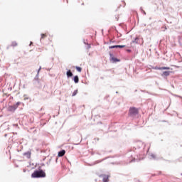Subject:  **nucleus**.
Segmentation results:
<instances>
[{
    "mask_svg": "<svg viewBox=\"0 0 182 182\" xmlns=\"http://www.w3.org/2000/svg\"><path fill=\"white\" fill-rule=\"evenodd\" d=\"M144 147H146V145H144L143 142H138L135 149L140 150L141 149V150L138 151L137 154H136V153H134L133 151H130L127 153L125 154L126 159H128L127 163H133V161H139V160H143L142 156H144Z\"/></svg>",
    "mask_w": 182,
    "mask_h": 182,
    "instance_id": "obj_1",
    "label": "nucleus"
},
{
    "mask_svg": "<svg viewBox=\"0 0 182 182\" xmlns=\"http://www.w3.org/2000/svg\"><path fill=\"white\" fill-rule=\"evenodd\" d=\"M46 177V173L42 169L36 170L31 174V178H44Z\"/></svg>",
    "mask_w": 182,
    "mask_h": 182,
    "instance_id": "obj_2",
    "label": "nucleus"
},
{
    "mask_svg": "<svg viewBox=\"0 0 182 182\" xmlns=\"http://www.w3.org/2000/svg\"><path fill=\"white\" fill-rule=\"evenodd\" d=\"M22 105V102H17L16 104H14L13 105H10L7 108V111L9 112L10 113H15L18 107Z\"/></svg>",
    "mask_w": 182,
    "mask_h": 182,
    "instance_id": "obj_3",
    "label": "nucleus"
},
{
    "mask_svg": "<svg viewBox=\"0 0 182 182\" xmlns=\"http://www.w3.org/2000/svg\"><path fill=\"white\" fill-rule=\"evenodd\" d=\"M139 114V110L137 108L132 107L129 108V117H134V116H137Z\"/></svg>",
    "mask_w": 182,
    "mask_h": 182,
    "instance_id": "obj_4",
    "label": "nucleus"
},
{
    "mask_svg": "<svg viewBox=\"0 0 182 182\" xmlns=\"http://www.w3.org/2000/svg\"><path fill=\"white\" fill-rule=\"evenodd\" d=\"M109 59L112 63H117V62H120V59L114 57V55L112 51H109Z\"/></svg>",
    "mask_w": 182,
    "mask_h": 182,
    "instance_id": "obj_5",
    "label": "nucleus"
},
{
    "mask_svg": "<svg viewBox=\"0 0 182 182\" xmlns=\"http://www.w3.org/2000/svg\"><path fill=\"white\" fill-rule=\"evenodd\" d=\"M117 48H119L120 49L123 48H126L125 45H116V46H111L109 47V49H116Z\"/></svg>",
    "mask_w": 182,
    "mask_h": 182,
    "instance_id": "obj_6",
    "label": "nucleus"
},
{
    "mask_svg": "<svg viewBox=\"0 0 182 182\" xmlns=\"http://www.w3.org/2000/svg\"><path fill=\"white\" fill-rule=\"evenodd\" d=\"M102 181L103 182H109V176L108 175H102Z\"/></svg>",
    "mask_w": 182,
    "mask_h": 182,
    "instance_id": "obj_7",
    "label": "nucleus"
},
{
    "mask_svg": "<svg viewBox=\"0 0 182 182\" xmlns=\"http://www.w3.org/2000/svg\"><path fill=\"white\" fill-rule=\"evenodd\" d=\"M66 151L62 149L61 151H58V157H63L64 154H65Z\"/></svg>",
    "mask_w": 182,
    "mask_h": 182,
    "instance_id": "obj_8",
    "label": "nucleus"
},
{
    "mask_svg": "<svg viewBox=\"0 0 182 182\" xmlns=\"http://www.w3.org/2000/svg\"><path fill=\"white\" fill-rule=\"evenodd\" d=\"M66 75L67 77H72V76H73V73H72V70H68Z\"/></svg>",
    "mask_w": 182,
    "mask_h": 182,
    "instance_id": "obj_9",
    "label": "nucleus"
},
{
    "mask_svg": "<svg viewBox=\"0 0 182 182\" xmlns=\"http://www.w3.org/2000/svg\"><path fill=\"white\" fill-rule=\"evenodd\" d=\"M170 73H171V72H170V71H164V72H163L162 73V74H161V76H163V77H167V76H170Z\"/></svg>",
    "mask_w": 182,
    "mask_h": 182,
    "instance_id": "obj_10",
    "label": "nucleus"
},
{
    "mask_svg": "<svg viewBox=\"0 0 182 182\" xmlns=\"http://www.w3.org/2000/svg\"><path fill=\"white\" fill-rule=\"evenodd\" d=\"M107 158H105L102 160H98V161H96L95 162H94L93 164H90L89 166H95L96 164H99V163H102V161H103V160H106Z\"/></svg>",
    "mask_w": 182,
    "mask_h": 182,
    "instance_id": "obj_11",
    "label": "nucleus"
},
{
    "mask_svg": "<svg viewBox=\"0 0 182 182\" xmlns=\"http://www.w3.org/2000/svg\"><path fill=\"white\" fill-rule=\"evenodd\" d=\"M23 156H25L27 159H29L31 157V151H28L27 152H25Z\"/></svg>",
    "mask_w": 182,
    "mask_h": 182,
    "instance_id": "obj_12",
    "label": "nucleus"
},
{
    "mask_svg": "<svg viewBox=\"0 0 182 182\" xmlns=\"http://www.w3.org/2000/svg\"><path fill=\"white\" fill-rule=\"evenodd\" d=\"M73 81L75 83H79V76L75 75L73 77Z\"/></svg>",
    "mask_w": 182,
    "mask_h": 182,
    "instance_id": "obj_13",
    "label": "nucleus"
},
{
    "mask_svg": "<svg viewBox=\"0 0 182 182\" xmlns=\"http://www.w3.org/2000/svg\"><path fill=\"white\" fill-rule=\"evenodd\" d=\"M159 70H170V67H161L158 68Z\"/></svg>",
    "mask_w": 182,
    "mask_h": 182,
    "instance_id": "obj_14",
    "label": "nucleus"
},
{
    "mask_svg": "<svg viewBox=\"0 0 182 182\" xmlns=\"http://www.w3.org/2000/svg\"><path fill=\"white\" fill-rule=\"evenodd\" d=\"M83 43L87 45V49H90V44L87 43V40H83Z\"/></svg>",
    "mask_w": 182,
    "mask_h": 182,
    "instance_id": "obj_15",
    "label": "nucleus"
},
{
    "mask_svg": "<svg viewBox=\"0 0 182 182\" xmlns=\"http://www.w3.org/2000/svg\"><path fill=\"white\" fill-rule=\"evenodd\" d=\"M139 37H136L133 41L132 43H139Z\"/></svg>",
    "mask_w": 182,
    "mask_h": 182,
    "instance_id": "obj_16",
    "label": "nucleus"
},
{
    "mask_svg": "<svg viewBox=\"0 0 182 182\" xmlns=\"http://www.w3.org/2000/svg\"><path fill=\"white\" fill-rule=\"evenodd\" d=\"M11 46H13L14 48H15V46H18V43H16V41H13L11 43Z\"/></svg>",
    "mask_w": 182,
    "mask_h": 182,
    "instance_id": "obj_17",
    "label": "nucleus"
},
{
    "mask_svg": "<svg viewBox=\"0 0 182 182\" xmlns=\"http://www.w3.org/2000/svg\"><path fill=\"white\" fill-rule=\"evenodd\" d=\"M150 159H153V160H156V155L154 154H151Z\"/></svg>",
    "mask_w": 182,
    "mask_h": 182,
    "instance_id": "obj_18",
    "label": "nucleus"
},
{
    "mask_svg": "<svg viewBox=\"0 0 182 182\" xmlns=\"http://www.w3.org/2000/svg\"><path fill=\"white\" fill-rule=\"evenodd\" d=\"M75 69H76L77 72H82V68H80L79 66H76Z\"/></svg>",
    "mask_w": 182,
    "mask_h": 182,
    "instance_id": "obj_19",
    "label": "nucleus"
},
{
    "mask_svg": "<svg viewBox=\"0 0 182 182\" xmlns=\"http://www.w3.org/2000/svg\"><path fill=\"white\" fill-rule=\"evenodd\" d=\"M77 95V90H74V92H73L72 96H73V97H75V96H76Z\"/></svg>",
    "mask_w": 182,
    "mask_h": 182,
    "instance_id": "obj_20",
    "label": "nucleus"
},
{
    "mask_svg": "<svg viewBox=\"0 0 182 182\" xmlns=\"http://www.w3.org/2000/svg\"><path fill=\"white\" fill-rule=\"evenodd\" d=\"M44 38H46V34L41 33V41H42V39H44Z\"/></svg>",
    "mask_w": 182,
    "mask_h": 182,
    "instance_id": "obj_21",
    "label": "nucleus"
},
{
    "mask_svg": "<svg viewBox=\"0 0 182 182\" xmlns=\"http://www.w3.org/2000/svg\"><path fill=\"white\" fill-rule=\"evenodd\" d=\"M41 68L40 67V68H39L38 70V74L36 75L35 79H36V77H38V75H39V72L41 71Z\"/></svg>",
    "mask_w": 182,
    "mask_h": 182,
    "instance_id": "obj_22",
    "label": "nucleus"
},
{
    "mask_svg": "<svg viewBox=\"0 0 182 182\" xmlns=\"http://www.w3.org/2000/svg\"><path fill=\"white\" fill-rule=\"evenodd\" d=\"M32 45H33V42L31 41L30 44H29V46H32Z\"/></svg>",
    "mask_w": 182,
    "mask_h": 182,
    "instance_id": "obj_23",
    "label": "nucleus"
},
{
    "mask_svg": "<svg viewBox=\"0 0 182 182\" xmlns=\"http://www.w3.org/2000/svg\"><path fill=\"white\" fill-rule=\"evenodd\" d=\"M140 11H141V12H143V11H144V10H143V7H140Z\"/></svg>",
    "mask_w": 182,
    "mask_h": 182,
    "instance_id": "obj_24",
    "label": "nucleus"
},
{
    "mask_svg": "<svg viewBox=\"0 0 182 182\" xmlns=\"http://www.w3.org/2000/svg\"><path fill=\"white\" fill-rule=\"evenodd\" d=\"M127 52L130 53V52H132V50H130V49H127Z\"/></svg>",
    "mask_w": 182,
    "mask_h": 182,
    "instance_id": "obj_25",
    "label": "nucleus"
},
{
    "mask_svg": "<svg viewBox=\"0 0 182 182\" xmlns=\"http://www.w3.org/2000/svg\"><path fill=\"white\" fill-rule=\"evenodd\" d=\"M95 140H97V141H99V138H95Z\"/></svg>",
    "mask_w": 182,
    "mask_h": 182,
    "instance_id": "obj_26",
    "label": "nucleus"
},
{
    "mask_svg": "<svg viewBox=\"0 0 182 182\" xmlns=\"http://www.w3.org/2000/svg\"><path fill=\"white\" fill-rule=\"evenodd\" d=\"M142 13L144 14V15H146V11H143Z\"/></svg>",
    "mask_w": 182,
    "mask_h": 182,
    "instance_id": "obj_27",
    "label": "nucleus"
},
{
    "mask_svg": "<svg viewBox=\"0 0 182 182\" xmlns=\"http://www.w3.org/2000/svg\"><path fill=\"white\" fill-rule=\"evenodd\" d=\"M78 144H80V143H78V144H74V145H75V146H78Z\"/></svg>",
    "mask_w": 182,
    "mask_h": 182,
    "instance_id": "obj_28",
    "label": "nucleus"
},
{
    "mask_svg": "<svg viewBox=\"0 0 182 182\" xmlns=\"http://www.w3.org/2000/svg\"><path fill=\"white\" fill-rule=\"evenodd\" d=\"M159 67H155V69L158 70H159Z\"/></svg>",
    "mask_w": 182,
    "mask_h": 182,
    "instance_id": "obj_29",
    "label": "nucleus"
},
{
    "mask_svg": "<svg viewBox=\"0 0 182 182\" xmlns=\"http://www.w3.org/2000/svg\"><path fill=\"white\" fill-rule=\"evenodd\" d=\"M116 93L117 94V93H119V92L117 91Z\"/></svg>",
    "mask_w": 182,
    "mask_h": 182,
    "instance_id": "obj_30",
    "label": "nucleus"
},
{
    "mask_svg": "<svg viewBox=\"0 0 182 182\" xmlns=\"http://www.w3.org/2000/svg\"><path fill=\"white\" fill-rule=\"evenodd\" d=\"M165 29H167V27H165Z\"/></svg>",
    "mask_w": 182,
    "mask_h": 182,
    "instance_id": "obj_31",
    "label": "nucleus"
},
{
    "mask_svg": "<svg viewBox=\"0 0 182 182\" xmlns=\"http://www.w3.org/2000/svg\"><path fill=\"white\" fill-rule=\"evenodd\" d=\"M5 137H6V134H5Z\"/></svg>",
    "mask_w": 182,
    "mask_h": 182,
    "instance_id": "obj_32",
    "label": "nucleus"
},
{
    "mask_svg": "<svg viewBox=\"0 0 182 182\" xmlns=\"http://www.w3.org/2000/svg\"><path fill=\"white\" fill-rule=\"evenodd\" d=\"M110 42H112V43H113V42H114V41H110Z\"/></svg>",
    "mask_w": 182,
    "mask_h": 182,
    "instance_id": "obj_33",
    "label": "nucleus"
},
{
    "mask_svg": "<svg viewBox=\"0 0 182 182\" xmlns=\"http://www.w3.org/2000/svg\"><path fill=\"white\" fill-rule=\"evenodd\" d=\"M23 171H24V172L26 171L25 169L23 170Z\"/></svg>",
    "mask_w": 182,
    "mask_h": 182,
    "instance_id": "obj_34",
    "label": "nucleus"
},
{
    "mask_svg": "<svg viewBox=\"0 0 182 182\" xmlns=\"http://www.w3.org/2000/svg\"><path fill=\"white\" fill-rule=\"evenodd\" d=\"M181 176H182V173H181Z\"/></svg>",
    "mask_w": 182,
    "mask_h": 182,
    "instance_id": "obj_35",
    "label": "nucleus"
}]
</instances>
